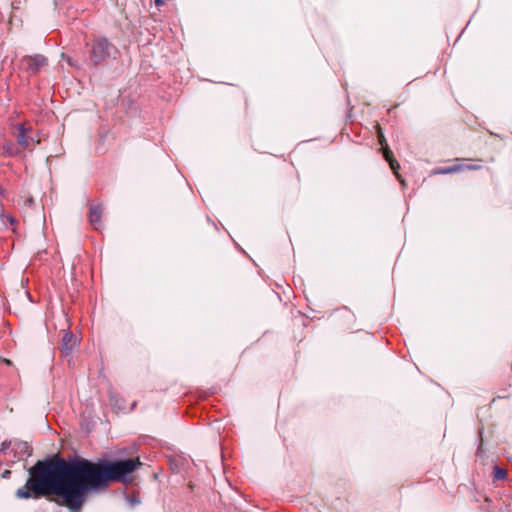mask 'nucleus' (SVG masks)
<instances>
[{"label": "nucleus", "instance_id": "nucleus-1", "mask_svg": "<svg viewBox=\"0 0 512 512\" xmlns=\"http://www.w3.org/2000/svg\"><path fill=\"white\" fill-rule=\"evenodd\" d=\"M85 493L83 460L68 463L63 458L39 460L29 469L25 485L16 491L20 499L60 496L72 510H79Z\"/></svg>", "mask_w": 512, "mask_h": 512}, {"label": "nucleus", "instance_id": "nucleus-2", "mask_svg": "<svg viewBox=\"0 0 512 512\" xmlns=\"http://www.w3.org/2000/svg\"><path fill=\"white\" fill-rule=\"evenodd\" d=\"M142 465L138 458L92 463L83 460L85 492L105 487L112 481H125L127 476Z\"/></svg>", "mask_w": 512, "mask_h": 512}, {"label": "nucleus", "instance_id": "nucleus-3", "mask_svg": "<svg viewBox=\"0 0 512 512\" xmlns=\"http://www.w3.org/2000/svg\"><path fill=\"white\" fill-rule=\"evenodd\" d=\"M14 137L22 150L41 142L39 133H34L30 127L26 128L23 124L15 126Z\"/></svg>", "mask_w": 512, "mask_h": 512}, {"label": "nucleus", "instance_id": "nucleus-4", "mask_svg": "<svg viewBox=\"0 0 512 512\" xmlns=\"http://www.w3.org/2000/svg\"><path fill=\"white\" fill-rule=\"evenodd\" d=\"M113 46L106 39H97L93 42L90 51V60L94 65L99 64L110 56Z\"/></svg>", "mask_w": 512, "mask_h": 512}, {"label": "nucleus", "instance_id": "nucleus-5", "mask_svg": "<svg viewBox=\"0 0 512 512\" xmlns=\"http://www.w3.org/2000/svg\"><path fill=\"white\" fill-rule=\"evenodd\" d=\"M9 448L14 453L17 461L24 460L31 455V448L29 444L24 441L4 442L2 444L3 451Z\"/></svg>", "mask_w": 512, "mask_h": 512}, {"label": "nucleus", "instance_id": "nucleus-6", "mask_svg": "<svg viewBox=\"0 0 512 512\" xmlns=\"http://www.w3.org/2000/svg\"><path fill=\"white\" fill-rule=\"evenodd\" d=\"M46 64V58L41 55L27 56L21 60V65L30 73L38 72Z\"/></svg>", "mask_w": 512, "mask_h": 512}, {"label": "nucleus", "instance_id": "nucleus-7", "mask_svg": "<svg viewBox=\"0 0 512 512\" xmlns=\"http://www.w3.org/2000/svg\"><path fill=\"white\" fill-rule=\"evenodd\" d=\"M77 345L78 339L71 332H66L62 339V353L65 356H69L71 352L77 347Z\"/></svg>", "mask_w": 512, "mask_h": 512}, {"label": "nucleus", "instance_id": "nucleus-8", "mask_svg": "<svg viewBox=\"0 0 512 512\" xmlns=\"http://www.w3.org/2000/svg\"><path fill=\"white\" fill-rule=\"evenodd\" d=\"M102 206L100 204H93L90 207L89 212V221L91 225L96 230H100L102 228L101 216H102Z\"/></svg>", "mask_w": 512, "mask_h": 512}, {"label": "nucleus", "instance_id": "nucleus-9", "mask_svg": "<svg viewBox=\"0 0 512 512\" xmlns=\"http://www.w3.org/2000/svg\"><path fill=\"white\" fill-rule=\"evenodd\" d=\"M378 130H380L379 127H378ZM379 142L382 146L383 154H384L386 161L389 162L391 169L394 171L395 174H397V170L400 168V165L396 160L393 159L392 152L389 150L388 146L386 144L384 145L385 138H384L383 134L381 133V131H379Z\"/></svg>", "mask_w": 512, "mask_h": 512}, {"label": "nucleus", "instance_id": "nucleus-10", "mask_svg": "<svg viewBox=\"0 0 512 512\" xmlns=\"http://www.w3.org/2000/svg\"><path fill=\"white\" fill-rule=\"evenodd\" d=\"M21 152L12 142H7L2 146V153L5 156H16Z\"/></svg>", "mask_w": 512, "mask_h": 512}, {"label": "nucleus", "instance_id": "nucleus-11", "mask_svg": "<svg viewBox=\"0 0 512 512\" xmlns=\"http://www.w3.org/2000/svg\"><path fill=\"white\" fill-rule=\"evenodd\" d=\"M494 479L503 480L506 477V471L498 466L493 469Z\"/></svg>", "mask_w": 512, "mask_h": 512}, {"label": "nucleus", "instance_id": "nucleus-12", "mask_svg": "<svg viewBox=\"0 0 512 512\" xmlns=\"http://www.w3.org/2000/svg\"><path fill=\"white\" fill-rule=\"evenodd\" d=\"M461 169H462L461 165H455V166H452V167L441 169V170L438 171V173H441V174L453 173V172H457V171H459Z\"/></svg>", "mask_w": 512, "mask_h": 512}, {"label": "nucleus", "instance_id": "nucleus-13", "mask_svg": "<svg viewBox=\"0 0 512 512\" xmlns=\"http://www.w3.org/2000/svg\"><path fill=\"white\" fill-rule=\"evenodd\" d=\"M156 5H161L163 3V0H155Z\"/></svg>", "mask_w": 512, "mask_h": 512}, {"label": "nucleus", "instance_id": "nucleus-14", "mask_svg": "<svg viewBox=\"0 0 512 512\" xmlns=\"http://www.w3.org/2000/svg\"><path fill=\"white\" fill-rule=\"evenodd\" d=\"M467 168H469V169H478L479 166H467Z\"/></svg>", "mask_w": 512, "mask_h": 512}]
</instances>
